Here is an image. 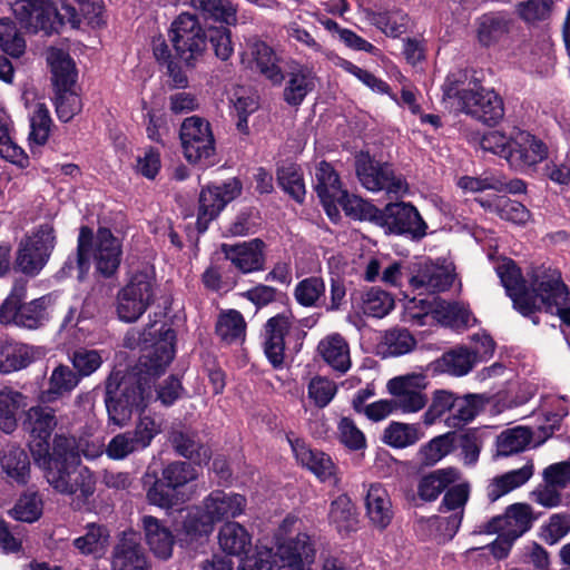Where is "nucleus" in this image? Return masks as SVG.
Masks as SVG:
<instances>
[{
    "label": "nucleus",
    "mask_w": 570,
    "mask_h": 570,
    "mask_svg": "<svg viewBox=\"0 0 570 570\" xmlns=\"http://www.w3.org/2000/svg\"><path fill=\"white\" fill-rule=\"evenodd\" d=\"M114 372L106 382L105 403L109 421L126 425L135 412L142 411L151 396V385L135 373Z\"/></svg>",
    "instance_id": "1"
},
{
    "label": "nucleus",
    "mask_w": 570,
    "mask_h": 570,
    "mask_svg": "<svg viewBox=\"0 0 570 570\" xmlns=\"http://www.w3.org/2000/svg\"><path fill=\"white\" fill-rule=\"evenodd\" d=\"M91 257L97 271L104 276H111L118 269L121 259V244L108 228L100 227L96 236L91 228L87 226L80 228L77 248L78 267L81 271H87Z\"/></svg>",
    "instance_id": "2"
},
{
    "label": "nucleus",
    "mask_w": 570,
    "mask_h": 570,
    "mask_svg": "<svg viewBox=\"0 0 570 570\" xmlns=\"http://www.w3.org/2000/svg\"><path fill=\"white\" fill-rule=\"evenodd\" d=\"M12 12L21 26L32 32L42 30L50 35L58 32L66 22L72 27L80 23L75 7L62 4L60 11L50 0H17L12 4Z\"/></svg>",
    "instance_id": "3"
},
{
    "label": "nucleus",
    "mask_w": 570,
    "mask_h": 570,
    "mask_svg": "<svg viewBox=\"0 0 570 570\" xmlns=\"http://www.w3.org/2000/svg\"><path fill=\"white\" fill-rule=\"evenodd\" d=\"M47 61L52 72L56 112L67 122L82 108L79 96L72 90L77 79L75 63L67 52L57 48L48 50Z\"/></svg>",
    "instance_id": "4"
},
{
    "label": "nucleus",
    "mask_w": 570,
    "mask_h": 570,
    "mask_svg": "<svg viewBox=\"0 0 570 570\" xmlns=\"http://www.w3.org/2000/svg\"><path fill=\"white\" fill-rule=\"evenodd\" d=\"M157 285L148 272L132 274L117 294V314L127 323L136 322L156 299Z\"/></svg>",
    "instance_id": "5"
},
{
    "label": "nucleus",
    "mask_w": 570,
    "mask_h": 570,
    "mask_svg": "<svg viewBox=\"0 0 570 570\" xmlns=\"http://www.w3.org/2000/svg\"><path fill=\"white\" fill-rule=\"evenodd\" d=\"M169 38L176 55L188 67H194L206 52L208 37L195 14L180 13L171 23Z\"/></svg>",
    "instance_id": "6"
},
{
    "label": "nucleus",
    "mask_w": 570,
    "mask_h": 570,
    "mask_svg": "<svg viewBox=\"0 0 570 570\" xmlns=\"http://www.w3.org/2000/svg\"><path fill=\"white\" fill-rule=\"evenodd\" d=\"M568 292L558 269L540 266L532 271L531 291L527 287L524 297L533 301V313L544 309L553 314L556 307L567 298Z\"/></svg>",
    "instance_id": "7"
},
{
    "label": "nucleus",
    "mask_w": 570,
    "mask_h": 570,
    "mask_svg": "<svg viewBox=\"0 0 570 570\" xmlns=\"http://www.w3.org/2000/svg\"><path fill=\"white\" fill-rule=\"evenodd\" d=\"M56 245L55 229L41 225L32 235L21 240L17 253V267L27 275H37L47 264Z\"/></svg>",
    "instance_id": "8"
},
{
    "label": "nucleus",
    "mask_w": 570,
    "mask_h": 570,
    "mask_svg": "<svg viewBox=\"0 0 570 570\" xmlns=\"http://www.w3.org/2000/svg\"><path fill=\"white\" fill-rule=\"evenodd\" d=\"M355 170L362 186L370 191L402 195L407 190L405 180L394 174L391 165L375 161L368 154L361 153L355 157Z\"/></svg>",
    "instance_id": "9"
},
{
    "label": "nucleus",
    "mask_w": 570,
    "mask_h": 570,
    "mask_svg": "<svg viewBox=\"0 0 570 570\" xmlns=\"http://www.w3.org/2000/svg\"><path fill=\"white\" fill-rule=\"evenodd\" d=\"M158 332L159 338L149 348H146L137 365L129 371L142 377V382L150 384L153 379L165 372L175 355V331L166 324H161Z\"/></svg>",
    "instance_id": "10"
},
{
    "label": "nucleus",
    "mask_w": 570,
    "mask_h": 570,
    "mask_svg": "<svg viewBox=\"0 0 570 570\" xmlns=\"http://www.w3.org/2000/svg\"><path fill=\"white\" fill-rule=\"evenodd\" d=\"M48 483L59 493L72 495L80 493V497L88 499L95 493L96 479L87 466L80 463L62 464L45 470Z\"/></svg>",
    "instance_id": "11"
},
{
    "label": "nucleus",
    "mask_w": 570,
    "mask_h": 570,
    "mask_svg": "<svg viewBox=\"0 0 570 570\" xmlns=\"http://www.w3.org/2000/svg\"><path fill=\"white\" fill-rule=\"evenodd\" d=\"M180 140L184 155L189 163L209 159L215 153V140L210 125L203 118H186L180 127Z\"/></svg>",
    "instance_id": "12"
},
{
    "label": "nucleus",
    "mask_w": 570,
    "mask_h": 570,
    "mask_svg": "<svg viewBox=\"0 0 570 570\" xmlns=\"http://www.w3.org/2000/svg\"><path fill=\"white\" fill-rule=\"evenodd\" d=\"M58 425L56 411L48 405H35L26 411L23 429L30 435L29 449L33 460L48 453V440Z\"/></svg>",
    "instance_id": "13"
},
{
    "label": "nucleus",
    "mask_w": 570,
    "mask_h": 570,
    "mask_svg": "<svg viewBox=\"0 0 570 570\" xmlns=\"http://www.w3.org/2000/svg\"><path fill=\"white\" fill-rule=\"evenodd\" d=\"M379 226L386 233L409 235L413 239H421L426 234L428 225L417 209L409 203H391L382 209V219Z\"/></svg>",
    "instance_id": "14"
},
{
    "label": "nucleus",
    "mask_w": 570,
    "mask_h": 570,
    "mask_svg": "<svg viewBox=\"0 0 570 570\" xmlns=\"http://www.w3.org/2000/svg\"><path fill=\"white\" fill-rule=\"evenodd\" d=\"M426 386V377L423 374H407L396 376L387 382V391L393 396L394 410L403 413H414L422 410L428 397L423 393Z\"/></svg>",
    "instance_id": "15"
},
{
    "label": "nucleus",
    "mask_w": 570,
    "mask_h": 570,
    "mask_svg": "<svg viewBox=\"0 0 570 570\" xmlns=\"http://www.w3.org/2000/svg\"><path fill=\"white\" fill-rule=\"evenodd\" d=\"M534 520L532 508L527 503H513L505 509L504 514L497 515L478 525L474 534L504 533L505 537L518 539L527 532Z\"/></svg>",
    "instance_id": "16"
},
{
    "label": "nucleus",
    "mask_w": 570,
    "mask_h": 570,
    "mask_svg": "<svg viewBox=\"0 0 570 570\" xmlns=\"http://www.w3.org/2000/svg\"><path fill=\"white\" fill-rule=\"evenodd\" d=\"M242 191V185L236 178L228 179L222 186L207 187L200 191L197 216V229L204 233L220 210Z\"/></svg>",
    "instance_id": "17"
},
{
    "label": "nucleus",
    "mask_w": 570,
    "mask_h": 570,
    "mask_svg": "<svg viewBox=\"0 0 570 570\" xmlns=\"http://www.w3.org/2000/svg\"><path fill=\"white\" fill-rule=\"evenodd\" d=\"M459 110L484 122L494 125L504 116L502 98L490 88L483 86L473 89L471 95L464 96Z\"/></svg>",
    "instance_id": "18"
},
{
    "label": "nucleus",
    "mask_w": 570,
    "mask_h": 570,
    "mask_svg": "<svg viewBox=\"0 0 570 570\" xmlns=\"http://www.w3.org/2000/svg\"><path fill=\"white\" fill-rule=\"evenodd\" d=\"M548 155L546 145L527 131H517L511 137L505 160L510 167L524 170L542 161Z\"/></svg>",
    "instance_id": "19"
},
{
    "label": "nucleus",
    "mask_w": 570,
    "mask_h": 570,
    "mask_svg": "<svg viewBox=\"0 0 570 570\" xmlns=\"http://www.w3.org/2000/svg\"><path fill=\"white\" fill-rule=\"evenodd\" d=\"M548 155L546 145L527 131H517L511 137L505 160L510 167L524 170L542 161Z\"/></svg>",
    "instance_id": "20"
},
{
    "label": "nucleus",
    "mask_w": 570,
    "mask_h": 570,
    "mask_svg": "<svg viewBox=\"0 0 570 570\" xmlns=\"http://www.w3.org/2000/svg\"><path fill=\"white\" fill-rule=\"evenodd\" d=\"M111 570H150V562L135 532H124L111 553Z\"/></svg>",
    "instance_id": "21"
},
{
    "label": "nucleus",
    "mask_w": 570,
    "mask_h": 570,
    "mask_svg": "<svg viewBox=\"0 0 570 570\" xmlns=\"http://www.w3.org/2000/svg\"><path fill=\"white\" fill-rule=\"evenodd\" d=\"M264 248L265 244L259 238L238 244H223L220 246L225 258L243 274L264 269Z\"/></svg>",
    "instance_id": "22"
},
{
    "label": "nucleus",
    "mask_w": 570,
    "mask_h": 570,
    "mask_svg": "<svg viewBox=\"0 0 570 570\" xmlns=\"http://www.w3.org/2000/svg\"><path fill=\"white\" fill-rule=\"evenodd\" d=\"M495 272L508 296L512 299L514 308L524 316L533 314L534 303L524 297L527 292L525 282L515 263L510 258H502L497 264Z\"/></svg>",
    "instance_id": "23"
},
{
    "label": "nucleus",
    "mask_w": 570,
    "mask_h": 570,
    "mask_svg": "<svg viewBox=\"0 0 570 570\" xmlns=\"http://www.w3.org/2000/svg\"><path fill=\"white\" fill-rule=\"evenodd\" d=\"M247 55L250 57V69L261 73L273 85H281L284 80V73L278 65V58L274 50L257 38H250L247 41Z\"/></svg>",
    "instance_id": "24"
},
{
    "label": "nucleus",
    "mask_w": 570,
    "mask_h": 570,
    "mask_svg": "<svg viewBox=\"0 0 570 570\" xmlns=\"http://www.w3.org/2000/svg\"><path fill=\"white\" fill-rule=\"evenodd\" d=\"M292 325V317L286 314H277L265 324L264 352L274 367L284 362L285 336L289 334Z\"/></svg>",
    "instance_id": "25"
},
{
    "label": "nucleus",
    "mask_w": 570,
    "mask_h": 570,
    "mask_svg": "<svg viewBox=\"0 0 570 570\" xmlns=\"http://www.w3.org/2000/svg\"><path fill=\"white\" fill-rule=\"evenodd\" d=\"M453 283L452 273L444 266L422 263L410 278L411 286L420 294H434L446 291Z\"/></svg>",
    "instance_id": "26"
},
{
    "label": "nucleus",
    "mask_w": 570,
    "mask_h": 570,
    "mask_svg": "<svg viewBox=\"0 0 570 570\" xmlns=\"http://www.w3.org/2000/svg\"><path fill=\"white\" fill-rule=\"evenodd\" d=\"M146 542L160 560H168L173 556L175 537L160 520L153 515H144L141 519Z\"/></svg>",
    "instance_id": "27"
},
{
    "label": "nucleus",
    "mask_w": 570,
    "mask_h": 570,
    "mask_svg": "<svg viewBox=\"0 0 570 570\" xmlns=\"http://www.w3.org/2000/svg\"><path fill=\"white\" fill-rule=\"evenodd\" d=\"M315 178V190L317 196L324 205L327 214L332 216V210L337 213L335 203L345 197L346 190L342 189L338 175L326 161L320 163L316 168Z\"/></svg>",
    "instance_id": "28"
},
{
    "label": "nucleus",
    "mask_w": 570,
    "mask_h": 570,
    "mask_svg": "<svg viewBox=\"0 0 570 570\" xmlns=\"http://www.w3.org/2000/svg\"><path fill=\"white\" fill-rule=\"evenodd\" d=\"M476 364L470 347L462 344L448 350L432 363L434 371L453 377L468 375Z\"/></svg>",
    "instance_id": "29"
},
{
    "label": "nucleus",
    "mask_w": 570,
    "mask_h": 570,
    "mask_svg": "<svg viewBox=\"0 0 570 570\" xmlns=\"http://www.w3.org/2000/svg\"><path fill=\"white\" fill-rule=\"evenodd\" d=\"M246 504L244 495L222 490L210 492L203 501L204 508L207 509L215 522L238 517L244 512Z\"/></svg>",
    "instance_id": "30"
},
{
    "label": "nucleus",
    "mask_w": 570,
    "mask_h": 570,
    "mask_svg": "<svg viewBox=\"0 0 570 570\" xmlns=\"http://www.w3.org/2000/svg\"><path fill=\"white\" fill-rule=\"evenodd\" d=\"M533 473L534 465L532 461H528L519 469L510 470L492 478L487 487L488 500L493 503L515 489L521 488L532 478Z\"/></svg>",
    "instance_id": "31"
},
{
    "label": "nucleus",
    "mask_w": 570,
    "mask_h": 570,
    "mask_svg": "<svg viewBox=\"0 0 570 570\" xmlns=\"http://www.w3.org/2000/svg\"><path fill=\"white\" fill-rule=\"evenodd\" d=\"M287 441L296 460L316 476L326 480L334 474V463L327 454L311 449L303 440L287 436Z\"/></svg>",
    "instance_id": "32"
},
{
    "label": "nucleus",
    "mask_w": 570,
    "mask_h": 570,
    "mask_svg": "<svg viewBox=\"0 0 570 570\" xmlns=\"http://www.w3.org/2000/svg\"><path fill=\"white\" fill-rule=\"evenodd\" d=\"M317 351L333 371L344 374L351 368L350 345L342 335H327L318 343Z\"/></svg>",
    "instance_id": "33"
},
{
    "label": "nucleus",
    "mask_w": 570,
    "mask_h": 570,
    "mask_svg": "<svg viewBox=\"0 0 570 570\" xmlns=\"http://www.w3.org/2000/svg\"><path fill=\"white\" fill-rule=\"evenodd\" d=\"M36 464L47 470L48 468L62 464L80 463L76 439L65 434H56L52 441V449L48 442V453L43 459L35 460Z\"/></svg>",
    "instance_id": "34"
},
{
    "label": "nucleus",
    "mask_w": 570,
    "mask_h": 570,
    "mask_svg": "<svg viewBox=\"0 0 570 570\" xmlns=\"http://www.w3.org/2000/svg\"><path fill=\"white\" fill-rule=\"evenodd\" d=\"M366 514L379 529L386 528L393 518L390 495L381 484H371L365 497Z\"/></svg>",
    "instance_id": "35"
},
{
    "label": "nucleus",
    "mask_w": 570,
    "mask_h": 570,
    "mask_svg": "<svg viewBox=\"0 0 570 570\" xmlns=\"http://www.w3.org/2000/svg\"><path fill=\"white\" fill-rule=\"evenodd\" d=\"M315 79L312 68L304 65L293 67L284 89V100L291 106H299L305 97L314 90Z\"/></svg>",
    "instance_id": "36"
},
{
    "label": "nucleus",
    "mask_w": 570,
    "mask_h": 570,
    "mask_svg": "<svg viewBox=\"0 0 570 570\" xmlns=\"http://www.w3.org/2000/svg\"><path fill=\"white\" fill-rule=\"evenodd\" d=\"M303 538H311L307 533H298L296 539L284 541L276 546V551L271 548L262 547L257 549L254 557L242 560L237 570H282L283 566L282 549L283 547L303 541Z\"/></svg>",
    "instance_id": "37"
},
{
    "label": "nucleus",
    "mask_w": 570,
    "mask_h": 570,
    "mask_svg": "<svg viewBox=\"0 0 570 570\" xmlns=\"http://www.w3.org/2000/svg\"><path fill=\"white\" fill-rule=\"evenodd\" d=\"M476 71L472 69H458L450 72L442 86L444 99H455L456 105L463 102L464 96L471 95L473 89L481 87Z\"/></svg>",
    "instance_id": "38"
},
{
    "label": "nucleus",
    "mask_w": 570,
    "mask_h": 570,
    "mask_svg": "<svg viewBox=\"0 0 570 570\" xmlns=\"http://www.w3.org/2000/svg\"><path fill=\"white\" fill-rule=\"evenodd\" d=\"M169 441L179 455L197 464L207 463L210 459V450L200 442L195 432L174 430L170 433Z\"/></svg>",
    "instance_id": "39"
},
{
    "label": "nucleus",
    "mask_w": 570,
    "mask_h": 570,
    "mask_svg": "<svg viewBox=\"0 0 570 570\" xmlns=\"http://www.w3.org/2000/svg\"><path fill=\"white\" fill-rule=\"evenodd\" d=\"M53 297L51 294L35 298L28 303L20 302L18 326L28 330H37L43 326L50 318Z\"/></svg>",
    "instance_id": "40"
},
{
    "label": "nucleus",
    "mask_w": 570,
    "mask_h": 570,
    "mask_svg": "<svg viewBox=\"0 0 570 570\" xmlns=\"http://www.w3.org/2000/svg\"><path fill=\"white\" fill-rule=\"evenodd\" d=\"M316 556L315 542L312 538H303V541L283 547L282 570H311Z\"/></svg>",
    "instance_id": "41"
},
{
    "label": "nucleus",
    "mask_w": 570,
    "mask_h": 570,
    "mask_svg": "<svg viewBox=\"0 0 570 570\" xmlns=\"http://www.w3.org/2000/svg\"><path fill=\"white\" fill-rule=\"evenodd\" d=\"M33 360V347L18 342H0V372L11 373L22 370Z\"/></svg>",
    "instance_id": "42"
},
{
    "label": "nucleus",
    "mask_w": 570,
    "mask_h": 570,
    "mask_svg": "<svg viewBox=\"0 0 570 570\" xmlns=\"http://www.w3.org/2000/svg\"><path fill=\"white\" fill-rule=\"evenodd\" d=\"M79 383V375L69 366H57L50 377L48 389L40 394L42 403H52L65 394H69Z\"/></svg>",
    "instance_id": "43"
},
{
    "label": "nucleus",
    "mask_w": 570,
    "mask_h": 570,
    "mask_svg": "<svg viewBox=\"0 0 570 570\" xmlns=\"http://www.w3.org/2000/svg\"><path fill=\"white\" fill-rule=\"evenodd\" d=\"M27 406V396L12 387L0 390V429L12 433L18 425L17 413Z\"/></svg>",
    "instance_id": "44"
},
{
    "label": "nucleus",
    "mask_w": 570,
    "mask_h": 570,
    "mask_svg": "<svg viewBox=\"0 0 570 570\" xmlns=\"http://www.w3.org/2000/svg\"><path fill=\"white\" fill-rule=\"evenodd\" d=\"M109 530L101 524L89 523L86 533L73 540V547L83 556L100 558L109 542Z\"/></svg>",
    "instance_id": "45"
},
{
    "label": "nucleus",
    "mask_w": 570,
    "mask_h": 570,
    "mask_svg": "<svg viewBox=\"0 0 570 570\" xmlns=\"http://www.w3.org/2000/svg\"><path fill=\"white\" fill-rule=\"evenodd\" d=\"M193 8L205 19L235 26L237 9L230 0H190Z\"/></svg>",
    "instance_id": "46"
},
{
    "label": "nucleus",
    "mask_w": 570,
    "mask_h": 570,
    "mask_svg": "<svg viewBox=\"0 0 570 570\" xmlns=\"http://www.w3.org/2000/svg\"><path fill=\"white\" fill-rule=\"evenodd\" d=\"M219 546L229 554L240 556L247 553L252 546V538L247 530L238 522H226L218 533Z\"/></svg>",
    "instance_id": "47"
},
{
    "label": "nucleus",
    "mask_w": 570,
    "mask_h": 570,
    "mask_svg": "<svg viewBox=\"0 0 570 570\" xmlns=\"http://www.w3.org/2000/svg\"><path fill=\"white\" fill-rule=\"evenodd\" d=\"M2 471L20 484H26L29 479L30 462L27 452L17 445H10L0 459Z\"/></svg>",
    "instance_id": "48"
},
{
    "label": "nucleus",
    "mask_w": 570,
    "mask_h": 570,
    "mask_svg": "<svg viewBox=\"0 0 570 570\" xmlns=\"http://www.w3.org/2000/svg\"><path fill=\"white\" fill-rule=\"evenodd\" d=\"M459 474L454 469H441L424 475L417 485L419 497L424 501H434L452 483Z\"/></svg>",
    "instance_id": "49"
},
{
    "label": "nucleus",
    "mask_w": 570,
    "mask_h": 570,
    "mask_svg": "<svg viewBox=\"0 0 570 570\" xmlns=\"http://www.w3.org/2000/svg\"><path fill=\"white\" fill-rule=\"evenodd\" d=\"M358 304L363 314L382 318L393 309L394 299L390 293L379 287H371L360 295Z\"/></svg>",
    "instance_id": "50"
},
{
    "label": "nucleus",
    "mask_w": 570,
    "mask_h": 570,
    "mask_svg": "<svg viewBox=\"0 0 570 570\" xmlns=\"http://www.w3.org/2000/svg\"><path fill=\"white\" fill-rule=\"evenodd\" d=\"M328 518L340 533L346 534L356 530L355 508L347 495H340L332 502Z\"/></svg>",
    "instance_id": "51"
},
{
    "label": "nucleus",
    "mask_w": 570,
    "mask_h": 570,
    "mask_svg": "<svg viewBox=\"0 0 570 570\" xmlns=\"http://www.w3.org/2000/svg\"><path fill=\"white\" fill-rule=\"evenodd\" d=\"M421 438L420 430L414 424L391 422L384 430L382 441L395 449L415 444Z\"/></svg>",
    "instance_id": "52"
},
{
    "label": "nucleus",
    "mask_w": 570,
    "mask_h": 570,
    "mask_svg": "<svg viewBox=\"0 0 570 570\" xmlns=\"http://www.w3.org/2000/svg\"><path fill=\"white\" fill-rule=\"evenodd\" d=\"M532 440V433L528 428L517 426L502 432L498 438V452L508 456L525 450Z\"/></svg>",
    "instance_id": "53"
},
{
    "label": "nucleus",
    "mask_w": 570,
    "mask_h": 570,
    "mask_svg": "<svg viewBox=\"0 0 570 570\" xmlns=\"http://www.w3.org/2000/svg\"><path fill=\"white\" fill-rule=\"evenodd\" d=\"M336 203H338L345 213L353 218L368 220L376 225H379L382 219L381 209L357 196H350L347 191H345V197L338 199Z\"/></svg>",
    "instance_id": "54"
},
{
    "label": "nucleus",
    "mask_w": 570,
    "mask_h": 570,
    "mask_svg": "<svg viewBox=\"0 0 570 570\" xmlns=\"http://www.w3.org/2000/svg\"><path fill=\"white\" fill-rule=\"evenodd\" d=\"M214 524L215 520L207 509L196 507L187 512L183 522V529L190 538H197L210 534L214 530Z\"/></svg>",
    "instance_id": "55"
},
{
    "label": "nucleus",
    "mask_w": 570,
    "mask_h": 570,
    "mask_svg": "<svg viewBox=\"0 0 570 570\" xmlns=\"http://www.w3.org/2000/svg\"><path fill=\"white\" fill-rule=\"evenodd\" d=\"M509 31L508 20L500 16L484 14L479 20L478 37L482 45L490 46Z\"/></svg>",
    "instance_id": "56"
},
{
    "label": "nucleus",
    "mask_w": 570,
    "mask_h": 570,
    "mask_svg": "<svg viewBox=\"0 0 570 570\" xmlns=\"http://www.w3.org/2000/svg\"><path fill=\"white\" fill-rule=\"evenodd\" d=\"M146 497L150 504L164 509L173 508L186 500L180 492L175 491L164 479H156L147 490Z\"/></svg>",
    "instance_id": "57"
},
{
    "label": "nucleus",
    "mask_w": 570,
    "mask_h": 570,
    "mask_svg": "<svg viewBox=\"0 0 570 570\" xmlns=\"http://www.w3.org/2000/svg\"><path fill=\"white\" fill-rule=\"evenodd\" d=\"M245 330L246 323L243 315L234 309L220 315L216 325L217 334L227 343L243 340L245 336Z\"/></svg>",
    "instance_id": "58"
},
{
    "label": "nucleus",
    "mask_w": 570,
    "mask_h": 570,
    "mask_svg": "<svg viewBox=\"0 0 570 570\" xmlns=\"http://www.w3.org/2000/svg\"><path fill=\"white\" fill-rule=\"evenodd\" d=\"M371 20L386 36L399 37L406 31L409 17L401 10H392L374 12Z\"/></svg>",
    "instance_id": "59"
},
{
    "label": "nucleus",
    "mask_w": 570,
    "mask_h": 570,
    "mask_svg": "<svg viewBox=\"0 0 570 570\" xmlns=\"http://www.w3.org/2000/svg\"><path fill=\"white\" fill-rule=\"evenodd\" d=\"M161 479L175 491L180 492L183 487L197 479V471L190 463L175 461L163 469Z\"/></svg>",
    "instance_id": "60"
},
{
    "label": "nucleus",
    "mask_w": 570,
    "mask_h": 570,
    "mask_svg": "<svg viewBox=\"0 0 570 570\" xmlns=\"http://www.w3.org/2000/svg\"><path fill=\"white\" fill-rule=\"evenodd\" d=\"M9 514L14 520L32 523L42 514V501L37 493L23 494L9 511Z\"/></svg>",
    "instance_id": "61"
},
{
    "label": "nucleus",
    "mask_w": 570,
    "mask_h": 570,
    "mask_svg": "<svg viewBox=\"0 0 570 570\" xmlns=\"http://www.w3.org/2000/svg\"><path fill=\"white\" fill-rule=\"evenodd\" d=\"M279 186L296 202L302 203L305 195V186L302 175L294 164L283 165L277 170Z\"/></svg>",
    "instance_id": "62"
},
{
    "label": "nucleus",
    "mask_w": 570,
    "mask_h": 570,
    "mask_svg": "<svg viewBox=\"0 0 570 570\" xmlns=\"http://www.w3.org/2000/svg\"><path fill=\"white\" fill-rule=\"evenodd\" d=\"M50 126L51 118L48 108L45 104L38 102L30 118L29 140L38 146L45 145L49 138Z\"/></svg>",
    "instance_id": "63"
},
{
    "label": "nucleus",
    "mask_w": 570,
    "mask_h": 570,
    "mask_svg": "<svg viewBox=\"0 0 570 570\" xmlns=\"http://www.w3.org/2000/svg\"><path fill=\"white\" fill-rule=\"evenodd\" d=\"M337 393V384L326 376H314L307 385L308 397L315 406L325 407Z\"/></svg>",
    "instance_id": "64"
}]
</instances>
